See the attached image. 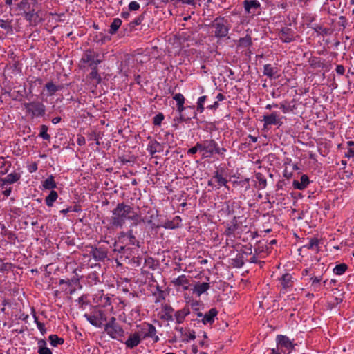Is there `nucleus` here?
<instances>
[{
    "label": "nucleus",
    "mask_w": 354,
    "mask_h": 354,
    "mask_svg": "<svg viewBox=\"0 0 354 354\" xmlns=\"http://www.w3.org/2000/svg\"><path fill=\"white\" fill-rule=\"evenodd\" d=\"M199 297V283L194 282L192 286L185 290L184 298L185 301H192Z\"/></svg>",
    "instance_id": "18"
},
{
    "label": "nucleus",
    "mask_w": 354,
    "mask_h": 354,
    "mask_svg": "<svg viewBox=\"0 0 354 354\" xmlns=\"http://www.w3.org/2000/svg\"><path fill=\"white\" fill-rule=\"evenodd\" d=\"M185 307H188L189 309L191 308L195 312L197 317H199V302L197 299L187 301Z\"/></svg>",
    "instance_id": "43"
},
{
    "label": "nucleus",
    "mask_w": 354,
    "mask_h": 354,
    "mask_svg": "<svg viewBox=\"0 0 354 354\" xmlns=\"http://www.w3.org/2000/svg\"><path fill=\"white\" fill-rule=\"evenodd\" d=\"M315 32L322 36L328 35L331 33L330 28L324 27L323 25L314 24L310 26Z\"/></svg>",
    "instance_id": "37"
},
{
    "label": "nucleus",
    "mask_w": 354,
    "mask_h": 354,
    "mask_svg": "<svg viewBox=\"0 0 354 354\" xmlns=\"http://www.w3.org/2000/svg\"><path fill=\"white\" fill-rule=\"evenodd\" d=\"M176 330H178V328H176ZM180 333H182V340L183 341H189L194 339L196 338L195 332L194 330H191L189 329L180 328L179 329Z\"/></svg>",
    "instance_id": "34"
},
{
    "label": "nucleus",
    "mask_w": 354,
    "mask_h": 354,
    "mask_svg": "<svg viewBox=\"0 0 354 354\" xmlns=\"http://www.w3.org/2000/svg\"><path fill=\"white\" fill-rule=\"evenodd\" d=\"M45 88L48 92V95L52 96L57 91H59L61 87L59 86H56L53 82H50L46 84Z\"/></svg>",
    "instance_id": "45"
},
{
    "label": "nucleus",
    "mask_w": 354,
    "mask_h": 354,
    "mask_svg": "<svg viewBox=\"0 0 354 354\" xmlns=\"http://www.w3.org/2000/svg\"><path fill=\"white\" fill-rule=\"evenodd\" d=\"M137 327L140 328L139 333L142 339L151 338L154 343H157L160 341L159 337L156 335L157 330L152 324L143 322L138 325Z\"/></svg>",
    "instance_id": "8"
},
{
    "label": "nucleus",
    "mask_w": 354,
    "mask_h": 354,
    "mask_svg": "<svg viewBox=\"0 0 354 354\" xmlns=\"http://www.w3.org/2000/svg\"><path fill=\"white\" fill-rule=\"evenodd\" d=\"M174 309L169 304L162 305L160 311L158 313V317L164 322H173Z\"/></svg>",
    "instance_id": "15"
},
{
    "label": "nucleus",
    "mask_w": 354,
    "mask_h": 354,
    "mask_svg": "<svg viewBox=\"0 0 354 354\" xmlns=\"http://www.w3.org/2000/svg\"><path fill=\"white\" fill-rule=\"evenodd\" d=\"M348 269V265L344 263H342L336 265L333 268V272L336 275H342Z\"/></svg>",
    "instance_id": "46"
},
{
    "label": "nucleus",
    "mask_w": 354,
    "mask_h": 354,
    "mask_svg": "<svg viewBox=\"0 0 354 354\" xmlns=\"http://www.w3.org/2000/svg\"><path fill=\"white\" fill-rule=\"evenodd\" d=\"M263 120L264 121V129H268V127L271 125L280 127L282 124V122L280 121V119L278 118L275 112L272 113L270 115H263Z\"/></svg>",
    "instance_id": "20"
},
{
    "label": "nucleus",
    "mask_w": 354,
    "mask_h": 354,
    "mask_svg": "<svg viewBox=\"0 0 354 354\" xmlns=\"http://www.w3.org/2000/svg\"><path fill=\"white\" fill-rule=\"evenodd\" d=\"M102 61L103 56L91 48L86 50L80 59V63L87 64L90 68L97 67Z\"/></svg>",
    "instance_id": "7"
},
{
    "label": "nucleus",
    "mask_w": 354,
    "mask_h": 354,
    "mask_svg": "<svg viewBox=\"0 0 354 354\" xmlns=\"http://www.w3.org/2000/svg\"><path fill=\"white\" fill-rule=\"evenodd\" d=\"M311 281V287L314 290H319L322 286V275L311 276L309 279Z\"/></svg>",
    "instance_id": "42"
},
{
    "label": "nucleus",
    "mask_w": 354,
    "mask_h": 354,
    "mask_svg": "<svg viewBox=\"0 0 354 354\" xmlns=\"http://www.w3.org/2000/svg\"><path fill=\"white\" fill-rule=\"evenodd\" d=\"M194 282V280L189 276L182 274L171 279L170 283L177 292H182L192 287Z\"/></svg>",
    "instance_id": "9"
},
{
    "label": "nucleus",
    "mask_w": 354,
    "mask_h": 354,
    "mask_svg": "<svg viewBox=\"0 0 354 354\" xmlns=\"http://www.w3.org/2000/svg\"><path fill=\"white\" fill-rule=\"evenodd\" d=\"M48 127L46 125L42 124L40 127L39 136L44 140H49L50 138V135L48 133Z\"/></svg>",
    "instance_id": "53"
},
{
    "label": "nucleus",
    "mask_w": 354,
    "mask_h": 354,
    "mask_svg": "<svg viewBox=\"0 0 354 354\" xmlns=\"http://www.w3.org/2000/svg\"><path fill=\"white\" fill-rule=\"evenodd\" d=\"M319 245V240L317 238H312L310 239L309 242L305 245L304 247L306 248L309 250H313L315 248L317 249Z\"/></svg>",
    "instance_id": "54"
},
{
    "label": "nucleus",
    "mask_w": 354,
    "mask_h": 354,
    "mask_svg": "<svg viewBox=\"0 0 354 354\" xmlns=\"http://www.w3.org/2000/svg\"><path fill=\"white\" fill-rule=\"evenodd\" d=\"M15 11L17 15L24 16L30 26H37L42 21L38 0H21L17 3Z\"/></svg>",
    "instance_id": "1"
},
{
    "label": "nucleus",
    "mask_w": 354,
    "mask_h": 354,
    "mask_svg": "<svg viewBox=\"0 0 354 354\" xmlns=\"http://www.w3.org/2000/svg\"><path fill=\"white\" fill-rule=\"evenodd\" d=\"M246 218L234 216L231 224H227L224 234L227 237H240L243 232H249L250 230L247 225L244 224Z\"/></svg>",
    "instance_id": "3"
},
{
    "label": "nucleus",
    "mask_w": 354,
    "mask_h": 354,
    "mask_svg": "<svg viewBox=\"0 0 354 354\" xmlns=\"http://www.w3.org/2000/svg\"><path fill=\"white\" fill-rule=\"evenodd\" d=\"M88 279L89 282L94 283L95 284L100 281L98 274L96 272H92L91 273L88 274Z\"/></svg>",
    "instance_id": "59"
},
{
    "label": "nucleus",
    "mask_w": 354,
    "mask_h": 354,
    "mask_svg": "<svg viewBox=\"0 0 354 354\" xmlns=\"http://www.w3.org/2000/svg\"><path fill=\"white\" fill-rule=\"evenodd\" d=\"M102 305L104 307L110 306L111 304V297L108 295H105L101 298Z\"/></svg>",
    "instance_id": "64"
},
{
    "label": "nucleus",
    "mask_w": 354,
    "mask_h": 354,
    "mask_svg": "<svg viewBox=\"0 0 354 354\" xmlns=\"http://www.w3.org/2000/svg\"><path fill=\"white\" fill-rule=\"evenodd\" d=\"M37 344L38 354H53L51 350L46 346V342L45 339H39Z\"/></svg>",
    "instance_id": "40"
},
{
    "label": "nucleus",
    "mask_w": 354,
    "mask_h": 354,
    "mask_svg": "<svg viewBox=\"0 0 354 354\" xmlns=\"http://www.w3.org/2000/svg\"><path fill=\"white\" fill-rule=\"evenodd\" d=\"M104 330L112 339L122 342V338L124 337V330L122 327L117 323L115 317H111L109 321L104 325Z\"/></svg>",
    "instance_id": "6"
},
{
    "label": "nucleus",
    "mask_w": 354,
    "mask_h": 354,
    "mask_svg": "<svg viewBox=\"0 0 354 354\" xmlns=\"http://www.w3.org/2000/svg\"><path fill=\"white\" fill-rule=\"evenodd\" d=\"M91 71L88 75L87 78L91 81L93 86L96 88L97 85L102 82V77L98 73L97 67L91 68Z\"/></svg>",
    "instance_id": "23"
},
{
    "label": "nucleus",
    "mask_w": 354,
    "mask_h": 354,
    "mask_svg": "<svg viewBox=\"0 0 354 354\" xmlns=\"http://www.w3.org/2000/svg\"><path fill=\"white\" fill-rule=\"evenodd\" d=\"M237 48H243L250 47L252 45V37L250 35H246L245 37L240 38L237 41Z\"/></svg>",
    "instance_id": "33"
},
{
    "label": "nucleus",
    "mask_w": 354,
    "mask_h": 354,
    "mask_svg": "<svg viewBox=\"0 0 354 354\" xmlns=\"http://www.w3.org/2000/svg\"><path fill=\"white\" fill-rule=\"evenodd\" d=\"M203 212V211L201 210V221H206V220L207 221V222H209L211 225H212V227H210L209 230L211 232L212 230V229L214 228V225L213 221H212L213 216L212 215H210L209 214H207L206 212H204L202 214Z\"/></svg>",
    "instance_id": "51"
},
{
    "label": "nucleus",
    "mask_w": 354,
    "mask_h": 354,
    "mask_svg": "<svg viewBox=\"0 0 354 354\" xmlns=\"http://www.w3.org/2000/svg\"><path fill=\"white\" fill-rule=\"evenodd\" d=\"M128 221H131L133 223L131 225V227L136 226L140 222H146L145 218H142L140 216L134 212L133 208L132 207V212L130 213V216Z\"/></svg>",
    "instance_id": "39"
},
{
    "label": "nucleus",
    "mask_w": 354,
    "mask_h": 354,
    "mask_svg": "<svg viewBox=\"0 0 354 354\" xmlns=\"http://www.w3.org/2000/svg\"><path fill=\"white\" fill-rule=\"evenodd\" d=\"M348 24V21L344 16H340L339 17L338 25L342 27V30L345 29Z\"/></svg>",
    "instance_id": "63"
},
{
    "label": "nucleus",
    "mask_w": 354,
    "mask_h": 354,
    "mask_svg": "<svg viewBox=\"0 0 354 354\" xmlns=\"http://www.w3.org/2000/svg\"><path fill=\"white\" fill-rule=\"evenodd\" d=\"M58 198V194L55 190H50L49 194L45 198L46 205L48 207H53V203Z\"/></svg>",
    "instance_id": "41"
},
{
    "label": "nucleus",
    "mask_w": 354,
    "mask_h": 354,
    "mask_svg": "<svg viewBox=\"0 0 354 354\" xmlns=\"http://www.w3.org/2000/svg\"><path fill=\"white\" fill-rule=\"evenodd\" d=\"M243 7L246 13L251 14L254 13L251 10L260 8L261 4L257 0H245L243 1Z\"/></svg>",
    "instance_id": "28"
},
{
    "label": "nucleus",
    "mask_w": 354,
    "mask_h": 354,
    "mask_svg": "<svg viewBox=\"0 0 354 354\" xmlns=\"http://www.w3.org/2000/svg\"><path fill=\"white\" fill-rule=\"evenodd\" d=\"M147 151L153 156L156 153L162 152L163 146L156 140L150 141L147 145Z\"/></svg>",
    "instance_id": "30"
},
{
    "label": "nucleus",
    "mask_w": 354,
    "mask_h": 354,
    "mask_svg": "<svg viewBox=\"0 0 354 354\" xmlns=\"http://www.w3.org/2000/svg\"><path fill=\"white\" fill-rule=\"evenodd\" d=\"M132 207L124 202L118 203L112 210L111 225L116 227H122L129 220Z\"/></svg>",
    "instance_id": "2"
},
{
    "label": "nucleus",
    "mask_w": 354,
    "mask_h": 354,
    "mask_svg": "<svg viewBox=\"0 0 354 354\" xmlns=\"http://www.w3.org/2000/svg\"><path fill=\"white\" fill-rule=\"evenodd\" d=\"M144 19H145V14H142V15H139L138 17H137L133 21H131L130 24L132 27L138 26L142 22Z\"/></svg>",
    "instance_id": "60"
},
{
    "label": "nucleus",
    "mask_w": 354,
    "mask_h": 354,
    "mask_svg": "<svg viewBox=\"0 0 354 354\" xmlns=\"http://www.w3.org/2000/svg\"><path fill=\"white\" fill-rule=\"evenodd\" d=\"M164 118H165L164 115L162 113H159L153 117V124L155 126H159L161 124Z\"/></svg>",
    "instance_id": "58"
},
{
    "label": "nucleus",
    "mask_w": 354,
    "mask_h": 354,
    "mask_svg": "<svg viewBox=\"0 0 354 354\" xmlns=\"http://www.w3.org/2000/svg\"><path fill=\"white\" fill-rule=\"evenodd\" d=\"M4 6H1L0 7V9L2 10ZM12 22V15L10 14V11L9 15H3L2 14L0 13V27L4 29L8 33H11L13 31Z\"/></svg>",
    "instance_id": "16"
},
{
    "label": "nucleus",
    "mask_w": 354,
    "mask_h": 354,
    "mask_svg": "<svg viewBox=\"0 0 354 354\" xmlns=\"http://www.w3.org/2000/svg\"><path fill=\"white\" fill-rule=\"evenodd\" d=\"M142 339L139 332L131 333L127 339L124 342L126 347L133 349L138 346L142 342Z\"/></svg>",
    "instance_id": "19"
},
{
    "label": "nucleus",
    "mask_w": 354,
    "mask_h": 354,
    "mask_svg": "<svg viewBox=\"0 0 354 354\" xmlns=\"http://www.w3.org/2000/svg\"><path fill=\"white\" fill-rule=\"evenodd\" d=\"M227 180L223 176V174L217 169L214 172L213 177L207 181L209 186H213L217 188H220L222 186H226Z\"/></svg>",
    "instance_id": "17"
},
{
    "label": "nucleus",
    "mask_w": 354,
    "mask_h": 354,
    "mask_svg": "<svg viewBox=\"0 0 354 354\" xmlns=\"http://www.w3.org/2000/svg\"><path fill=\"white\" fill-rule=\"evenodd\" d=\"M263 252H266L268 254L270 253V247L268 245H266L265 248L262 247V248H261L260 247H257V248H254V254L257 255L259 254L260 253H261Z\"/></svg>",
    "instance_id": "62"
},
{
    "label": "nucleus",
    "mask_w": 354,
    "mask_h": 354,
    "mask_svg": "<svg viewBox=\"0 0 354 354\" xmlns=\"http://www.w3.org/2000/svg\"><path fill=\"white\" fill-rule=\"evenodd\" d=\"M294 345L286 335H278L276 337V348L271 349L270 354H289Z\"/></svg>",
    "instance_id": "4"
},
{
    "label": "nucleus",
    "mask_w": 354,
    "mask_h": 354,
    "mask_svg": "<svg viewBox=\"0 0 354 354\" xmlns=\"http://www.w3.org/2000/svg\"><path fill=\"white\" fill-rule=\"evenodd\" d=\"M218 313V310L216 308H212L204 314L201 322L205 325H212Z\"/></svg>",
    "instance_id": "21"
},
{
    "label": "nucleus",
    "mask_w": 354,
    "mask_h": 354,
    "mask_svg": "<svg viewBox=\"0 0 354 354\" xmlns=\"http://www.w3.org/2000/svg\"><path fill=\"white\" fill-rule=\"evenodd\" d=\"M129 241L130 245H136L137 247H140L139 241L136 239L135 235L133 233V230L130 229L127 232H121L119 234V239H124Z\"/></svg>",
    "instance_id": "25"
},
{
    "label": "nucleus",
    "mask_w": 354,
    "mask_h": 354,
    "mask_svg": "<svg viewBox=\"0 0 354 354\" xmlns=\"http://www.w3.org/2000/svg\"><path fill=\"white\" fill-rule=\"evenodd\" d=\"M182 220L179 216H174L172 220L165 221L162 226L165 229H176L180 227Z\"/></svg>",
    "instance_id": "29"
},
{
    "label": "nucleus",
    "mask_w": 354,
    "mask_h": 354,
    "mask_svg": "<svg viewBox=\"0 0 354 354\" xmlns=\"http://www.w3.org/2000/svg\"><path fill=\"white\" fill-rule=\"evenodd\" d=\"M211 26L215 28V36L218 38L227 36L230 30L227 22L223 18L214 19L212 22Z\"/></svg>",
    "instance_id": "11"
},
{
    "label": "nucleus",
    "mask_w": 354,
    "mask_h": 354,
    "mask_svg": "<svg viewBox=\"0 0 354 354\" xmlns=\"http://www.w3.org/2000/svg\"><path fill=\"white\" fill-rule=\"evenodd\" d=\"M310 66L313 68H324L326 66V63L322 60V58L317 57H311L308 59Z\"/></svg>",
    "instance_id": "32"
},
{
    "label": "nucleus",
    "mask_w": 354,
    "mask_h": 354,
    "mask_svg": "<svg viewBox=\"0 0 354 354\" xmlns=\"http://www.w3.org/2000/svg\"><path fill=\"white\" fill-rule=\"evenodd\" d=\"M263 75L270 79H276L279 77V68L276 66H272L270 64H265L263 66Z\"/></svg>",
    "instance_id": "24"
},
{
    "label": "nucleus",
    "mask_w": 354,
    "mask_h": 354,
    "mask_svg": "<svg viewBox=\"0 0 354 354\" xmlns=\"http://www.w3.org/2000/svg\"><path fill=\"white\" fill-rule=\"evenodd\" d=\"M309 183L310 180L308 176L306 174H303L301 176L300 182L296 180H293L292 186L296 189L303 190L307 187Z\"/></svg>",
    "instance_id": "26"
},
{
    "label": "nucleus",
    "mask_w": 354,
    "mask_h": 354,
    "mask_svg": "<svg viewBox=\"0 0 354 354\" xmlns=\"http://www.w3.org/2000/svg\"><path fill=\"white\" fill-rule=\"evenodd\" d=\"M22 106L26 115L31 118L43 117L46 113V106L39 101L24 102Z\"/></svg>",
    "instance_id": "5"
},
{
    "label": "nucleus",
    "mask_w": 354,
    "mask_h": 354,
    "mask_svg": "<svg viewBox=\"0 0 354 354\" xmlns=\"http://www.w3.org/2000/svg\"><path fill=\"white\" fill-rule=\"evenodd\" d=\"M286 104V102L284 103L283 102V103L280 104V109H281V111L283 113H287L291 112L295 109V105H292V106L288 105L287 106Z\"/></svg>",
    "instance_id": "57"
},
{
    "label": "nucleus",
    "mask_w": 354,
    "mask_h": 354,
    "mask_svg": "<svg viewBox=\"0 0 354 354\" xmlns=\"http://www.w3.org/2000/svg\"><path fill=\"white\" fill-rule=\"evenodd\" d=\"M50 345L53 347H57L58 345H62L64 342V339L59 337L57 335H50L48 337Z\"/></svg>",
    "instance_id": "48"
},
{
    "label": "nucleus",
    "mask_w": 354,
    "mask_h": 354,
    "mask_svg": "<svg viewBox=\"0 0 354 354\" xmlns=\"http://www.w3.org/2000/svg\"><path fill=\"white\" fill-rule=\"evenodd\" d=\"M42 186L44 189L53 190L57 187V183L55 181L54 176L50 175L45 180L43 181Z\"/></svg>",
    "instance_id": "38"
},
{
    "label": "nucleus",
    "mask_w": 354,
    "mask_h": 354,
    "mask_svg": "<svg viewBox=\"0 0 354 354\" xmlns=\"http://www.w3.org/2000/svg\"><path fill=\"white\" fill-rule=\"evenodd\" d=\"M121 24H122V20L119 18H115L113 19V22L110 25V29H109V32L111 35H114L119 29Z\"/></svg>",
    "instance_id": "49"
},
{
    "label": "nucleus",
    "mask_w": 354,
    "mask_h": 354,
    "mask_svg": "<svg viewBox=\"0 0 354 354\" xmlns=\"http://www.w3.org/2000/svg\"><path fill=\"white\" fill-rule=\"evenodd\" d=\"M279 281L281 287L280 292L283 294H285L288 291H290V290L293 287L294 285L293 277L292 274L290 273L283 274L279 279Z\"/></svg>",
    "instance_id": "13"
},
{
    "label": "nucleus",
    "mask_w": 354,
    "mask_h": 354,
    "mask_svg": "<svg viewBox=\"0 0 354 354\" xmlns=\"http://www.w3.org/2000/svg\"><path fill=\"white\" fill-rule=\"evenodd\" d=\"M330 4L328 3H324V6H326L328 5L327 8H325L327 9L328 13L331 15H337V10L341 6V2L339 0H330Z\"/></svg>",
    "instance_id": "31"
},
{
    "label": "nucleus",
    "mask_w": 354,
    "mask_h": 354,
    "mask_svg": "<svg viewBox=\"0 0 354 354\" xmlns=\"http://www.w3.org/2000/svg\"><path fill=\"white\" fill-rule=\"evenodd\" d=\"M205 270L201 271V281L205 278V281L201 283V295L204 294L209 288L210 283L209 281V277L206 274Z\"/></svg>",
    "instance_id": "35"
},
{
    "label": "nucleus",
    "mask_w": 354,
    "mask_h": 354,
    "mask_svg": "<svg viewBox=\"0 0 354 354\" xmlns=\"http://www.w3.org/2000/svg\"><path fill=\"white\" fill-rule=\"evenodd\" d=\"M189 313V308L188 307H184L183 309L174 312V320H176V323L181 324L185 320V317L188 315Z\"/></svg>",
    "instance_id": "27"
},
{
    "label": "nucleus",
    "mask_w": 354,
    "mask_h": 354,
    "mask_svg": "<svg viewBox=\"0 0 354 354\" xmlns=\"http://www.w3.org/2000/svg\"><path fill=\"white\" fill-rule=\"evenodd\" d=\"M87 251L96 261H104L107 258V250L104 247H96L89 245Z\"/></svg>",
    "instance_id": "12"
},
{
    "label": "nucleus",
    "mask_w": 354,
    "mask_h": 354,
    "mask_svg": "<svg viewBox=\"0 0 354 354\" xmlns=\"http://www.w3.org/2000/svg\"><path fill=\"white\" fill-rule=\"evenodd\" d=\"M42 84H43V80H42V79H41L39 77L35 78L34 80H30L29 82V85H30L29 93H32L35 87L37 86H41Z\"/></svg>",
    "instance_id": "52"
},
{
    "label": "nucleus",
    "mask_w": 354,
    "mask_h": 354,
    "mask_svg": "<svg viewBox=\"0 0 354 354\" xmlns=\"http://www.w3.org/2000/svg\"><path fill=\"white\" fill-rule=\"evenodd\" d=\"M245 263L243 254L238 253L234 258L231 259V266L234 268H241Z\"/></svg>",
    "instance_id": "36"
},
{
    "label": "nucleus",
    "mask_w": 354,
    "mask_h": 354,
    "mask_svg": "<svg viewBox=\"0 0 354 354\" xmlns=\"http://www.w3.org/2000/svg\"><path fill=\"white\" fill-rule=\"evenodd\" d=\"M174 99L177 102L178 111L181 113L185 109V107L183 106L185 102L184 96L180 93H178L174 95Z\"/></svg>",
    "instance_id": "50"
},
{
    "label": "nucleus",
    "mask_w": 354,
    "mask_h": 354,
    "mask_svg": "<svg viewBox=\"0 0 354 354\" xmlns=\"http://www.w3.org/2000/svg\"><path fill=\"white\" fill-rule=\"evenodd\" d=\"M225 98V97L222 93H218L216 96V99L218 101H215L213 104H209L207 106V109H216L218 106V101H222Z\"/></svg>",
    "instance_id": "56"
},
{
    "label": "nucleus",
    "mask_w": 354,
    "mask_h": 354,
    "mask_svg": "<svg viewBox=\"0 0 354 354\" xmlns=\"http://www.w3.org/2000/svg\"><path fill=\"white\" fill-rule=\"evenodd\" d=\"M21 178V175L15 171L8 174L5 178L1 179V189L4 188L5 185H11L17 182Z\"/></svg>",
    "instance_id": "22"
},
{
    "label": "nucleus",
    "mask_w": 354,
    "mask_h": 354,
    "mask_svg": "<svg viewBox=\"0 0 354 354\" xmlns=\"http://www.w3.org/2000/svg\"><path fill=\"white\" fill-rule=\"evenodd\" d=\"M140 7V4L136 1H131L128 5V8L130 11L138 10Z\"/></svg>",
    "instance_id": "61"
},
{
    "label": "nucleus",
    "mask_w": 354,
    "mask_h": 354,
    "mask_svg": "<svg viewBox=\"0 0 354 354\" xmlns=\"http://www.w3.org/2000/svg\"><path fill=\"white\" fill-rule=\"evenodd\" d=\"M277 37L282 43L289 44L297 40L299 36L288 26H283L278 30Z\"/></svg>",
    "instance_id": "10"
},
{
    "label": "nucleus",
    "mask_w": 354,
    "mask_h": 354,
    "mask_svg": "<svg viewBox=\"0 0 354 354\" xmlns=\"http://www.w3.org/2000/svg\"><path fill=\"white\" fill-rule=\"evenodd\" d=\"M11 163L6 161L3 157H0V174H5L8 172Z\"/></svg>",
    "instance_id": "47"
},
{
    "label": "nucleus",
    "mask_w": 354,
    "mask_h": 354,
    "mask_svg": "<svg viewBox=\"0 0 354 354\" xmlns=\"http://www.w3.org/2000/svg\"><path fill=\"white\" fill-rule=\"evenodd\" d=\"M255 178L258 181L257 187L260 189H265L267 186V180L265 176L261 172H257L255 174Z\"/></svg>",
    "instance_id": "44"
},
{
    "label": "nucleus",
    "mask_w": 354,
    "mask_h": 354,
    "mask_svg": "<svg viewBox=\"0 0 354 354\" xmlns=\"http://www.w3.org/2000/svg\"><path fill=\"white\" fill-rule=\"evenodd\" d=\"M85 317H86L87 321H88L89 323L91 324H92L93 326H97V327L100 326L101 322H100L98 321V319L96 316L85 315Z\"/></svg>",
    "instance_id": "55"
},
{
    "label": "nucleus",
    "mask_w": 354,
    "mask_h": 354,
    "mask_svg": "<svg viewBox=\"0 0 354 354\" xmlns=\"http://www.w3.org/2000/svg\"><path fill=\"white\" fill-rule=\"evenodd\" d=\"M216 143L214 140H205L201 144V153L203 158L212 156L215 153Z\"/></svg>",
    "instance_id": "14"
}]
</instances>
